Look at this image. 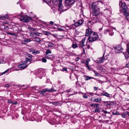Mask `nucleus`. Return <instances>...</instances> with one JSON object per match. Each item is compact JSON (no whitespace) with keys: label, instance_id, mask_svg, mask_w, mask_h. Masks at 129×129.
Segmentation results:
<instances>
[{"label":"nucleus","instance_id":"nucleus-40","mask_svg":"<svg viewBox=\"0 0 129 129\" xmlns=\"http://www.w3.org/2000/svg\"><path fill=\"white\" fill-rule=\"evenodd\" d=\"M127 51L128 53L129 54V43L127 45Z\"/></svg>","mask_w":129,"mask_h":129},{"label":"nucleus","instance_id":"nucleus-27","mask_svg":"<svg viewBox=\"0 0 129 129\" xmlns=\"http://www.w3.org/2000/svg\"><path fill=\"white\" fill-rule=\"evenodd\" d=\"M117 61L115 59H113L111 61V63L112 64H115L117 63Z\"/></svg>","mask_w":129,"mask_h":129},{"label":"nucleus","instance_id":"nucleus-47","mask_svg":"<svg viewBox=\"0 0 129 129\" xmlns=\"http://www.w3.org/2000/svg\"><path fill=\"white\" fill-rule=\"evenodd\" d=\"M4 28L6 30H7L8 29V26L6 25L4 26Z\"/></svg>","mask_w":129,"mask_h":129},{"label":"nucleus","instance_id":"nucleus-15","mask_svg":"<svg viewBox=\"0 0 129 129\" xmlns=\"http://www.w3.org/2000/svg\"><path fill=\"white\" fill-rule=\"evenodd\" d=\"M93 32L91 31V29L90 28H88L86 29L85 36H89V37L90 35V34Z\"/></svg>","mask_w":129,"mask_h":129},{"label":"nucleus","instance_id":"nucleus-39","mask_svg":"<svg viewBox=\"0 0 129 129\" xmlns=\"http://www.w3.org/2000/svg\"><path fill=\"white\" fill-rule=\"evenodd\" d=\"M50 24L52 25H53L55 26L57 25V24H54V23L53 21H50Z\"/></svg>","mask_w":129,"mask_h":129},{"label":"nucleus","instance_id":"nucleus-21","mask_svg":"<svg viewBox=\"0 0 129 129\" xmlns=\"http://www.w3.org/2000/svg\"><path fill=\"white\" fill-rule=\"evenodd\" d=\"M31 41L29 39H24L23 42H24V43H23L24 44H25Z\"/></svg>","mask_w":129,"mask_h":129},{"label":"nucleus","instance_id":"nucleus-28","mask_svg":"<svg viewBox=\"0 0 129 129\" xmlns=\"http://www.w3.org/2000/svg\"><path fill=\"white\" fill-rule=\"evenodd\" d=\"M105 96L107 97L109 99H110L111 98V95L110 94L107 92H105Z\"/></svg>","mask_w":129,"mask_h":129},{"label":"nucleus","instance_id":"nucleus-56","mask_svg":"<svg viewBox=\"0 0 129 129\" xmlns=\"http://www.w3.org/2000/svg\"><path fill=\"white\" fill-rule=\"evenodd\" d=\"M90 106L91 107H94V104H91L90 105Z\"/></svg>","mask_w":129,"mask_h":129},{"label":"nucleus","instance_id":"nucleus-22","mask_svg":"<svg viewBox=\"0 0 129 129\" xmlns=\"http://www.w3.org/2000/svg\"><path fill=\"white\" fill-rule=\"evenodd\" d=\"M32 60L31 59H29L28 58H26L25 59V61H24L27 64L28 62H29L28 63V64H29L30 63V62Z\"/></svg>","mask_w":129,"mask_h":129},{"label":"nucleus","instance_id":"nucleus-6","mask_svg":"<svg viewBox=\"0 0 129 129\" xmlns=\"http://www.w3.org/2000/svg\"><path fill=\"white\" fill-rule=\"evenodd\" d=\"M36 74L40 79L42 78L43 76H45V74L43 73V71L42 70H38Z\"/></svg>","mask_w":129,"mask_h":129},{"label":"nucleus","instance_id":"nucleus-44","mask_svg":"<svg viewBox=\"0 0 129 129\" xmlns=\"http://www.w3.org/2000/svg\"><path fill=\"white\" fill-rule=\"evenodd\" d=\"M104 67V66H101L100 67V70H101L102 71H103V70H104V69L103 68V67Z\"/></svg>","mask_w":129,"mask_h":129},{"label":"nucleus","instance_id":"nucleus-42","mask_svg":"<svg viewBox=\"0 0 129 129\" xmlns=\"http://www.w3.org/2000/svg\"><path fill=\"white\" fill-rule=\"evenodd\" d=\"M93 72L95 74V76H98V74L96 71H95L94 70H93Z\"/></svg>","mask_w":129,"mask_h":129},{"label":"nucleus","instance_id":"nucleus-55","mask_svg":"<svg viewBox=\"0 0 129 129\" xmlns=\"http://www.w3.org/2000/svg\"><path fill=\"white\" fill-rule=\"evenodd\" d=\"M94 90H96L98 89V88L95 87H94Z\"/></svg>","mask_w":129,"mask_h":129},{"label":"nucleus","instance_id":"nucleus-38","mask_svg":"<svg viewBox=\"0 0 129 129\" xmlns=\"http://www.w3.org/2000/svg\"><path fill=\"white\" fill-rule=\"evenodd\" d=\"M99 107V105L98 104H94V108H98Z\"/></svg>","mask_w":129,"mask_h":129},{"label":"nucleus","instance_id":"nucleus-17","mask_svg":"<svg viewBox=\"0 0 129 129\" xmlns=\"http://www.w3.org/2000/svg\"><path fill=\"white\" fill-rule=\"evenodd\" d=\"M45 57L51 60L53 59V56L51 55H46Z\"/></svg>","mask_w":129,"mask_h":129},{"label":"nucleus","instance_id":"nucleus-19","mask_svg":"<svg viewBox=\"0 0 129 129\" xmlns=\"http://www.w3.org/2000/svg\"><path fill=\"white\" fill-rule=\"evenodd\" d=\"M92 99L91 100L92 101H93V102H99L101 101V99L100 98H98L96 99H94V100H92Z\"/></svg>","mask_w":129,"mask_h":129},{"label":"nucleus","instance_id":"nucleus-64","mask_svg":"<svg viewBox=\"0 0 129 129\" xmlns=\"http://www.w3.org/2000/svg\"><path fill=\"white\" fill-rule=\"evenodd\" d=\"M106 31L107 32H109V30L108 29L106 30Z\"/></svg>","mask_w":129,"mask_h":129},{"label":"nucleus","instance_id":"nucleus-25","mask_svg":"<svg viewBox=\"0 0 129 129\" xmlns=\"http://www.w3.org/2000/svg\"><path fill=\"white\" fill-rule=\"evenodd\" d=\"M77 78V79H78V78L77 77L76 75L75 74L74 76L73 75H71L70 76V78L71 80H73L75 79V78Z\"/></svg>","mask_w":129,"mask_h":129},{"label":"nucleus","instance_id":"nucleus-43","mask_svg":"<svg viewBox=\"0 0 129 129\" xmlns=\"http://www.w3.org/2000/svg\"><path fill=\"white\" fill-rule=\"evenodd\" d=\"M35 49H30V52H32L33 54H34V51Z\"/></svg>","mask_w":129,"mask_h":129},{"label":"nucleus","instance_id":"nucleus-13","mask_svg":"<svg viewBox=\"0 0 129 129\" xmlns=\"http://www.w3.org/2000/svg\"><path fill=\"white\" fill-rule=\"evenodd\" d=\"M85 38H84L82 39L81 41L80 42L79 44V46L82 47V48L84 52H85V50L83 47L85 46V45L84 44V43L85 40Z\"/></svg>","mask_w":129,"mask_h":129},{"label":"nucleus","instance_id":"nucleus-36","mask_svg":"<svg viewBox=\"0 0 129 129\" xmlns=\"http://www.w3.org/2000/svg\"><path fill=\"white\" fill-rule=\"evenodd\" d=\"M40 52L39 50H35L34 51V54H39L40 53Z\"/></svg>","mask_w":129,"mask_h":129},{"label":"nucleus","instance_id":"nucleus-26","mask_svg":"<svg viewBox=\"0 0 129 129\" xmlns=\"http://www.w3.org/2000/svg\"><path fill=\"white\" fill-rule=\"evenodd\" d=\"M48 92H52L53 91H56V90H55L53 88H52L51 89H49L48 88Z\"/></svg>","mask_w":129,"mask_h":129},{"label":"nucleus","instance_id":"nucleus-7","mask_svg":"<svg viewBox=\"0 0 129 129\" xmlns=\"http://www.w3.org/2000/svg\"><path fill=\"white\" fill-rule=\"evenodd\" d=\"M27 66V64L24 61L22 62L21 64L18 65L17 66V67L19 68H21V70H23Z\"/></svg>","mask_w":129,"mask_h":129},{"label":"nucleus","instance_id":"nucleus-45","mask_svg":"<svg viewBox=\"0 0 129 129\" xmlns=\"http://www.w3.org/2000/svg\"><path fill=\"white\" fill-rule=\"evenodd\" d=\"M87 93L88 94L90 95L91 96H93L94 95V94L92 92H87Z\"/></svg>","mask_w":129,"mask_h":129},{"label":"nucleus","instance_id":"nucleus-30","mask_svg":"<svg viewBox=\"0 0 129 129\" xmlns=\"http://www.w3.org/2000/svg\"><path fill=\"white\" fill-rule=\"evenodd\" d=\"M85 77L86 79V80H88L93 78L92 77H89L87 76H85Z\"/></svg>","mask_w":129,"mask_h":129},{"label":"nucleus","instance_id":"nucleus-57","mask_svg":"<svg viewBox=\"0 0 129 129\" xmlns=\"http://www.w3.org/2000/svg\"><path fill=\"white\" fill-rule=\"evenodd\" d=\"M79 57H77V58H76L75 59V60L76 61H78V60H79Z\"/></svg>","mask_w":129,"mask_h":129},{"label":"nucleus","instance_id":"nucleus-59","mask_svg":"<svg viewBox=\"0 0 129 129\" xmlns=\"http://www.w3.org/2000/svg\"><path fill=\"white\" fill-rule=\"evenodd\" d=\"M90 46L89 45H88V46H87V48L88 49H89L90 48Z\"/></svg>","mask_w":129,"mask_h":129},{"label":"nucleus","instance_id":"nucleus-10","mask_svg":"<svg viewBox=\"0 0 129 129\" xmlns=\"http://www.w3.org/2000/svg\"><path fill=\"white\" fill-rule=\"evenodd\" d=\"M46 44L48 47L50 48H53L55 47L56 45L51 42H47L46 43Z\"/></svg>","mask_w":129,"mask_h":129},{"label":"nucleus","instance_id":"nucleus-52","mask_svg":"<svg viewBox=\"0 0 129 129\" xmlns=\"http://www.w3.org/2000/svg\"><path fill=\"white\" fill-rule=\"evenodd\" d=\"M63 71H66L67 70V69L66 68H63L62 69Z\"/></svg>","mask_w":129,"mask_h":129},{"label":"nucleus","instance_id":"nucleus-4","mask_svg":"<svg viewBox=\"0 0 129 129\" xmlns=\"http://www.w3.org/2000/svg\"><path fill=\"white\" fill-rule=\"evenodd\" d=\"M52 2L53 3H54V4L55 5L58 4L59 10L60 11L62 10V0H56L55 1L54 0H52Z\"/></svg>","mask_w":129,"mask_h":129},{"label":"nucleus","instance_id":"nucleus-53","mask_svg":"<svg viewBox=\"0 0 129 129\" xmlns=\"http://www.w3.org/2000/svg\"><path fill=\"white\" fill-rule=\"evenodd\" d=\"M125 66L126 67L129 68V62Z\"/></svg>","mask_w":129,"mask_h":129},{"label":"nucleus","instance_id":"nucleus-9","mask_svg":"<svg viewBox=\"0 0 129 129\" xmlns=\"http://www.w3.org/2000/svg\"><path fill=\"white\" fill-rule=\"evenodd\" d=\"M93 17L91 18V20L92 22L93 23H95L97 22L99 20L98 19V16L99 14H92Z\"/></svg>","mask_w":129,"mask_h":129},{"label":"nucleus","instance_id":"nucleus-54","mask_svg":"<svg viewBox=\"0 0 129 129\" xmlns=\"http://www.w3.org/2000/svg\"><path fill=\"white\" fill-rule=\"evenodd\" d=\"M8 70H6V71H5V72H3L2 74V75L3 74H5L8 71Z\"/></svg>","mask_w":129,"mask_h":129},{"label":"nucleus","instance_id":"nucleus-41","mask_svg":"<svg viewBox=\"0 0 129 129\" xmlns=\"http://www.w3.org/2000/svg\"><path fill=\"white\" fill-rule=\"evenodd\" d=\"M42 60L43 62H46L47 61L46 59L45 58H42Z\"/></svg>","mask_w":129,"mask_h":129},{"label":"nucleus","instance_id":"nucleus-62","mask_svg":"<svg viewBox=\"0 0 129 129\" xmlns=\"http://www.w3.org/2000/svg\"><path fill=\"white\" fill-rule=\"evenodd\" d=\"M4 24H7V23L6 22H4Z\"/></svg>","mask_w":129,"mask_h":129},{"label":"nucleus","instance_id":"nucleus-34","mask_svg":"<svg viewBox=\"0 0 129 129\" xmlns=\"http://www.w3.org/2000/svg\"><path fill=\"white\" fill-rule=\"evenodd\" d=\"M123 54L124 55L125 58L126 59H127L128 58V56L126 52H123Z\"/></svg>","mask_w":129,"mask_h":129},{"label":"nucleus","instance_id":"nucleus-50","mask_svg":"<svg viewBox=\"0 0 129 129\" xmlns=\"http://www.w3.org/2000/svg\"><path fill=\"white\" fill-rule=\"evenodd\" d=\"M126 18L127 19V20L129 21V15H128V14H126Z\"/></svg>","mask_w":129,"mask_h":129},{"label":"nucleus","instance_id":"nucleus-49","mask_svg":"<svg viewBox=\"0 0 129 129\" xmlns=\"http://www.w3.org/2000/svg\"><path fill=\"white\" fill-rule=\"evenodd\" d=\"M99 109L97 108L95 109L94 111L95 112H99Z\"/></svg>","mask_w":129,"mask_h":129},{"label":"nucleus","instance_id":"nucleus-18","mask_svg":"<svg viewBox=\"0 0 129 129\" xmlns=\"http://www.w3.org/2000/svg\"><path fill=\"white\" fill-rule=\"evenodd\" d=\"M48 88H46L42 90L40 92V94H44L46 92H48Z\"/></svg>","mask_w":129,"mask_h":129},{"label":"nucleus","instance_id":"nucleus-24","mask_svg":"<svg viewBox=\"0 0 129 129\" xmlns=\"http://www.w3.org/2000/svg\"><path fill=\"white\" fill-rule=\"evenodd\" d=\"M127 112H124L123 113L121 114V116L123 118H125L126 117V115L127 114Z\"/></svg>","mask_w":129,"mask_h":129},{"label":"nucleus","instance_id":"nucleus-58","mask_svg":"<svg viewBox=\"0 0 129 129\" xmlns=\"http://www.w3.org/2000/svg\"><path fill=\"white\" fill-rule=\"evenodd\" d=\"M1 62H2V63L4 62V60L3 59H2L1 60Z\"/></svg>","mask_w":129,"mask_h":129},{"label":"nucleus","instance_id":"nucleus-8","mask_svg":"<svg viewBox=\"0 0 129 129\" xmlns=\"http://www.w3.org/2000/svg\"><path fill=\"white\" fill-rule=\"evenodd\" d=\"M114 49L115 50V52L117 53H120L122 51V48L120 45L114 47Z\"/></svg>","mask_w":129,"mask_h":129},{"label":"nucleus","instance_id":"nucleus-46","mask_svg":"<svg viewBox=\"0 0 129 129\" xmlns=\"http://www.w3.org/2000/svg\"><path fill=\"white\" fill-rule=\"evenodd\" d=\"M83 96L84 98L85 99L87 98H88V95H83Z\"/></svg>","mask_w":129,"mask_h":129},{"label":"nucleus","instance_id":"nucleus-14","mask_svg":"<svg viewBox=\"0 0 129 129\" xmlns=\"http://www.w3.org/2000/svg\"><path fill=\"white\" fill-rule=\"evenodd\" d=\"M119 6L121 7L122 9L126 10L127 8V6L125 4L121 1L119 2Z\"/></svg>","mask_w":129,"mask_h":129},{"label":"nucleus","instance_id":"nucleus-1","mask_svg":"<svg viewBox=\"0 0 129 129\" xmlns=\"http://www.w3.org/2000/svg\"><path fill=\"white\" fill-rule=\"evenodd\" d=\"M91 8L92 14L95 15L99 14V9L95 2H94L92 3L91 5Z\"/></svg>","mask_w":129,"mask_h":129},{"label":"nucleus","instance_id":"nucleus-3","mask_svg":"<svg viewBox=\"0 0 129 129\" xmlns=\"http://www.w3.org/2000/svg\"><path fill=\"white\" fill-rule=\"evenodd\" d=\"M23 12H21L20 14L21 17L20 18V20L23 22H27L31 20V18L30 17H29L27 15H22V14Z\"/></svg>","mask_w":129,"mask_h":129},{"label":"nucleus","instance_id":"nucleus-16","mask_svg":"<svg viewBox=\"0 0 129 129\" xmlns=\"http://www.w3.org/2000/svg\"><path fill=\"white\" fill-rule=\"evenodd\" d=\"M90 59L89 58H87L86 59L85 62V67L89 71H90L91 70L90 67L88 65L89 62L90 61Z\"/></svg>","mask_w":129,"mask_h":129},{"label":"nucleus","instance_id":"nucleus-60","mask_svg":"<svg viewBox=\"0 0 129 129\" xmlns=\"http://www.w3.org/2000/svg\"><path fill=\"white\" fill-rule=\"evenodd\" d=\"M102 95H105V93H102Z\"/></svg>","mask_w":129,"mask_h":129},{"label":"nucleus","instance_id":"nucleus-32","mask_svg":"<svg viewBox=\"0 0 129 129\" xmlns=\"http://www.w3.org/2000/svg\"><path fill=\"white\" fill-rule=\"evenodd\" d=\"M51 51L50 50L48 49L46 50V51L45 52V54L46 55H48V53H51Z\"/></svg>","mask_w":129,"mask_h":129},{"label":"nucleus","instance_id":"nucleus-61","mask_svg":"<svg viewBox=\"0 0 129 129\" xmlns=\"http://www.w3.org/2000/svg\"><path fill=\"white\" fill-rule=\"evenodd\" d=\"M102 27H103V26ZM102 27L101 28H100V29H99V30H100H100H102Z\"/></svg>","mask_w":129,"mask_h":129},{"label":"nucleus","instance_id":"nucleus-63","mask_svg":"<svg viewBox=\"0 0 129 129\" xmlns=\"http://www.w3.org/2000/svg\"><path fill=\"white\" fill-rule=\"evenodd\" d=\"M127 114L128 115V116H129V112H127Z\"/></svg>","mask_w":129,"mask_h":129},{"label":"nucleus","instance_id":"nucleus-29","mask_svg":"<svg viewBox=\"0 0 129 129\" xmlns=\"http://www.w3.org/2000/svg\"><path fill=\"white\" fill-rule=\"evenodd\" d=\"M113 114L114 115H118L120 114L119 113L116 111H114L113 112Z\"/></svg>","mask_w":129,"mask_h":129},{"label":"nucleus","instance_id":"nucleus-20","mask_svg":"<svg viewBox=\"0 0 129 129\" xmlns=\"http://www.w3.org/2000/svg\"><path fill=\"white\" fill-rule=\"evenodd\" d=\"M78 47L77 44L75 42H73L72 45V47L74 49H75Z\"/></svg>","mask_w":129,"mask_h":129},{"label":"nucleus","instance_id":"nucleus-23","mask_svg":"<svg viewBox=\"0 0 129 129\" xmlns=\"http://www.w3.org/2000/svg\"><path fill=\"white\" fill-rule=\"evenodd\" d=\"M32 41L34 42H39L41 41L40 38L38 37H36L34 38V39L32 40Z\"/></svg>","mask_w":129,"mask_h":129},{"label":"nucleus","instance_id":"nucleus-37","mask_svg":"<svg viewBox=\"0 0 129 129\" xmlns=\"http://www.w3.org/2000/svg\"><path fill=\"white\" fill-rule=\"evenodd\" d=\"M44 34L45 35L49 36L51 34L48 31H45L44 32Z\"/></svg>","mask_w":129,"mask_h":129},{"label":"nucleus","instance_id":"nucleus-33","mask_svg":"<svg viewBox=\"0 0 129 129\" xmlns=\"http://www.w3.org/2000/svg\"><path fill=\"white\" fill-rule=\"evenodd\" d=\"M27 28L29 30L32 31H34L35 30L33 28L31 27L28 26H27Z\"/></svg>","mask_w":129,"mask_h":129},{"label":"nucleus","instance_id":"nucleus-35","mask_svg":"<svg viewBox=\"0 0 129 129\" xmlns=\"http://www.w3.org/2000/svg\"><path fill=\"white\" fill-rule=\"evenodd\" d=\"M2 18H5L6 19H8L9 18L8 16L7 15H5L3 16L2 17Z\"/></svg>","mask_w":129,"mask_h":129},{"label":"nucleus","instance_id":"nucleus-31","mask_svg":"<svg viewBox=\"0 0 129 129\" xmlns=\"http://www.w3.org/2000/svg\"><path fill=\"white\" fill-rule=\"evenodd\" d=\"M43 1L47 4H48L49 5V4L51 2V0H43Z\"/></svg>","mask_w":129,"mask_h":129},{"label":"nucleus","instance_id":"nucleus-5","mask_svg":"<svg viewBox=\"0 0 129 129\" xmlns=\"http://www.w3.org/2000/svg\"><path fill=\"white\" fill-rule=\"evenodd\" d=\"M75 2L74 0H66L65 6L68 8L71 7Z\"/></svg>","mask_w":129,"mask_h":129},{"label":"nucleus","instance_id":"nucleus-48","mask_svg":"<svg viewBox=\"0 0 129 129\" xmlns=\"http://www.w3.org/2000/svg\"><path fill=\"white\" fill-rule=\"evenodd\" d=\"M28 56L30 58H32V57H33V56L32 55H31L30 54H28Z\"/></svg>","mask_w":129,"mask_h":129},{"label":"nucleus","instance_id":"nucleus-51","mask_svg":"<svg viewBox=\"0 0 129 129\" xmlns=\"http://www.w3.org/2000/svg\"><path fill=\"white\" fill-rule=\"evenodd\" d=\"M5 87H9V85L8 84H6L5 85Z\"/></svg>","mask_w":129,"mask_h":129},{"label":"nucleus","instance_id":"nucleus-2","mask_svg":"<svg viewBox=\"0 0 129 129\" xmlns=\"http://www.w3.org/2000/svg\"><path fill=\"white\" fill-rule=\"evenodd\" d=\"M98 38V34L94 32H92L89 37L88 40L89 42H92L96 40Z\"/></svg>","mask_w":129,"mask_h":129},{"label":"nucleus","instance_id":"nucleus-11","mask_svg":"<svg viewBox=\"0 0 129 129\" xmlns=\"http://www.w3.org/2000/svg\"><path fill=\"white\" fill-rule=\"evenodd\" d=\"M105 54V52H104L103 57L101 58H98L95 61V62L98 63H101L103 62L105 60V58L104 57Z\"/></svg>","mask_w":129,"mask_h":129},{"label":"nucleus","instance_id":"nucleus-12","mask_svg":"<svg viewBox=\"0 0 129 129\" xmlns=\"http://www.w3.org/2000/svg\"><path fill=\"white\" fill-rule=\"evenodd\" d=\"M84 22V19H82L77 22L75 24V26L77 27L81 25Z\"/></svg>","mask_w":129,"mask_h":129}]
</instances>
